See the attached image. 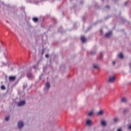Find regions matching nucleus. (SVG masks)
Listing matches in <instances>:
<instances>
[{"label":"nucleus","mask_w":131,"mask_h":131,"mask_svg":"<svg viewBox=\"0 0 131 131\" xmlns=\"http://www.w3.org/2000/svg\"><path fill=\"white\" fill-rule=\"evenodd\" d=\"M115 76H113V77H110L109 78H108V81L109 82H114L115 81Z\"/></svg>","instance_id":"1"},{"label":"nucleus","mask_w":131,"mask_h":131,"mask_svg":"<svg viewBox=\"0 0 131 131\" xmlns=\"http://www.w3.org/2000/svg\"><path fill=\"white\" fill-rule=\"evenodd\" d=\"M9 81H15L16 80V76H11L9 77Z\"/></svg>","instance_id":"2"},{"label":"nucleus","mask_w":131,"mask_h":131,"mask_svg":"<svg viewBox=\"0 0 131 131\" xmlns=\"http://www.w3.org/2000/svg\"><path fill=\"white\" fill-rule=\"evenodd\" d=\"M23 125H24L23 122L22 121L18 122L17 124V126L18 128H22V127H23Z\"/></svg>","instance_id":"3"},{"label":"nucleus","mask_w":131,"mask_h":131,"mask_svg":"<svg viewBox=\"0 0 131 131\" xmlns=\"http://www.w3.org/2000/svg\"><path fill=\"white\" fill-rule=\"evenodd\" d=\"M49 89H50V82H47L45 86V91H48Z\"/></svg>","instance_id":"4"},{"label":"nucleus","mask_w":131,"mask_h":131,"mask_svg":"<svg viewBox=\"0 0 131 131\" xmlns=\"http://www.w3.org/2000/svg\"><path fill=\"white\" fill-rule=\"evenodd\" d=\"M86 124L88 126H90L92 125V120H87L86 121Z\"/></svg>","instance_id":"5"},{"label":"nucleus","mask_w":131,"mask_h":131,"mask_svg":"<svg viewBox=\"0 0 131 131\" xmlns=\"http://www.w3.org/2000/svg\"><path fill=\"white\" fill-rule=\"evenodd\" d=\"M104 114V111L102 110L100 111L98 113H97V115L98 116H102Z\"/></svg>","instance_id":"6"},{"label":"nucleus","mask_w":131,"mask_h":131,"mask_svg":"<svg viewBox=\"0 0 131 131\" xmlns=\"http://www.w3.org/2000/svg\"><path fill=\"white\" fill-rule=\"evenodd\" d=\"M81 40L82 42L84 43V42H85V41H86V39L85 38V37L82 36H81Z\"/></svg>","instance_id":"7"},{"label":"nucleus","mask_w":131,"mask_h":131,"mask_svg":"<svg viewBox=\"0 0 131 131\" xmlns=\"http://www.w3.org/2000/svg\"><path fill=\"white\" fill-rule=\"evenodd\" d=\"M23 105H25V101H22L18 103L17 106H23Z\"/></svg>","instance_id":"8"},{"label":"nucleus","mask_w":131,"mask_h":131,"mask_svg":"<svg viewBox=\"0 0 131 131\" xmlns=\"http://www.w3.org/2000/svg\"><path fill=\"white\" fill-rule=\"evenodd\" d=\"M101 124L102 126H106V125H107V122H106V121L102 120L101 122Z\"/></svg>","instance_id":"9"},{"label":"nucleus","mask_w":131,"mask_h":131,"mask_svg":"<svg viewBox=\"0 0 131 131\" xmlns=\"http://www.w3.org/2000/svg\"><path fill=\"white\" fill-rule=\"evenodd\" d=\"M128 111H129V109H128V108H125L124 109L123 113H124V114H126Z\"/></svg>","instance_id":"10"},{"label":"nucleus","mask_w":131,"mask_h":131,"mask_svg":"<svg viewBox=\"0 0 131 131\" xmlns=\"http://www.w3.org/2000/svg\"><path fill=\"white\" fill-rule=\"evenodd\" d=\"M32 20L33 21V22H34L35 23H37V22H38V18L37 17H33L32 18Z\"/></svg>","instance_id":"11"},{"label":"nucleus","mask_w":131,"mask_h":131,"mask_svg":"<svg viewBox=\"0 0 131 131\" xmlns=\"http://www.w3.org/2000/svg\"><path fill=\"white\" fill-rule=\"evenodd\" d=\"M111 35H112V33H106L105 35V37H106L107 38L110 37V36H111Z\"/></svg>","instance_id":"12"},{"label":"nucleus","mask_w":131,"mask_h":131,"mask_svg":"<svg viewBox=\"0 0 131 131\" xmlns=\"http://www.w3.org/2000/svg\"><path fill=\"white\" fill-rule=\"evenodd\" d=\"M126 98H123L121 100V102H122V103H126Z\"/></svg>","instance_id":"13"},{"label":"nucleus","mask_w":131,"mask_h":131,"mask_svg":"<svg viewBox=\"0 0 131 131\" xmlns=\"http://www.w3.org/2000/svg\"><path fill=\"white\" fill-rule=\"evenodd\" d=\"M99 60H102L103 59V53L101 52L99 57L98 58Z\"/></svg>","instance_id":"14"},{"label":"nucleus","mask_w":131,"mask_h":131,"mask_svg":"<svg viewBox=\"0 0 131 131\" xmlns=\"http://www.w3.org/2000/svg\"><path fill=\"white\" fill-rule=\"evenodd\" d=\"M118 56L120 59H123V54L122 53L119 54Z\"/></svg>","instance_id":"15"},{"label":"nucleus","mask_w":131,"mask_h":131,"mask_svg":"<svg viewBox=\"0 0 131 131\" xmlns=\"http://www.w3.org/2000/svg\"><path fill=\"white\" fill-rule=\"evenodd\" d=\"M93 115H94L93 111H91L88 113V116H93Z\"/></svg>","instance_id":"16"},{"label":"nucleus","mask_w":131,"mask_h":131,"mask_svg":"<svg viewBox=\"0 0 131 131\" xmlns=\"http://www.w3.org/2000/svg\"><path fill=\"white\" fill-rule=\"evenodd\" d=\"M114 122H118V121H119V118H115L114 119Z\"/></svg>","instance_id":"17"},{"label":"nucleus","mask_w":131,"mask_h":131,"mask_svg":"<svg viewBox=\"0 0 131 131\" xmlns=\"http://www.w3.org/2000/svg\"><path fill=\"white\" fill-rule=\"evenodd\" d=\"M27 77L30 78L32 76L31 73H29L27 75Z\"/></svg>","instance_id":"18"},{"label":"nucleus","mask_w":131,"mask_h":131,"mask_svg":"<svg viewBox=\"0 0 131 131\" xmlns=\"http://www.w3.org/2000/svg\"><path fill=\"white\" fill-rule=\"evenodd\" d=\"M93 68H94L95 69H98V66L96 64H94Z\"/></svg>","instance_id":"19"},{"label":"nucleus","mask_w":131,"mask_h":131,"mask_svg":"<svg viewBox=\"0 0 131 131\" xmlns=\"http://www.w3.org/2000/svg\"><path fill=\"white\" fill-rule=\"evenodd\" d=\"M1 90H6V87H5L4 85L1 86Z\"/></svg>","instance_id":"20"},{"label":"nucleus","mask_w":131,"mask_h":131,"mask_svg":"<svg viewBox=\"0 0 131 131\" xmlns=\"http://www.w3.org/2000/svg\"><path fill=\"white\" fill-rule=\"evenodd\" d=\"M9 119H10V117H6L5 118L6 121H8V120H9Z\"/></svg>","instance_id":"21"},{"label":"nucleus","mask_w":131,"mask_h":131,"mask_svg":"<svg viewBox=\"0 0 131 131\" xmlns=\"http://www.w3.org/2000/svg\"><path fill=\"white\" fill-rule=\"evenodd\" d=\"M95 54H96V52L91 51V55H95Z\"/></svg>","instance_id":"22"},{"label":"nucleus","mask_w":131,"mask_h":131,"mask_svg":"<svg viewBox=\"0 0 131 131\" xmlns=\"http://www.w3.org/2000/svg\"><path fill=\"white\" fill-rule=\"evenodd\" d=\"M45 57H46V58H49V55L46 54V55H45Z\"/></svg>","instance_id":"23"},{"label":"nucleus","mask_w":131,"mask_h":131,"mask_svg":"<svg viewBox=\"0 0 131 131\" xmlns=\"http://www.w3.org/2000/svg\"><path fill=\"white\" fill-rule=\"evenodd\" d=\"M106 8L107 9H110V7H109V6H108V5H107V6H106Z\"/></svg>","instance_id":"24"},{"label":"nucleus","mask_w":131,"mask_h":131,"mask_svg":"<svg viewBox=\"0 0 131 131\" xmlns=\"http://www.w3.org/2000/svg\"><path fill=\"white\" fill-rule=\"evenodd\" d=\"M116 63V62H115V61L113 62V65H115Z\"/></svg>","instance_id":"25"},{"label":"nucleus","mask_w":131,"mask_h":131,"mask_svg":"<svg viewBox=\"0 0 131 131\" xmlns=\"http://www.w3.org/2000/svg\"><path fill=\"white\" fill-rule=\"evenodd\" d=\"M117 131H122V130L121 129H118Z\"/></svg>","instance_id":"26"},{"label":"nucleus","mask_w":131,"mask_h":131,"mask_svg":"<svg viewBox=\"0 0 131 131\" xmlns=\"http://www.w3.org/2000/svg\"><path fill=\"white\" fill-rule=\"evenodd\" d=\"M128 128H129V129H131V125L128 127Z\"/></svg>","instance_id":"27"},{"label":"nucleus","mask_w":131,"mask_h":131,"mask_svg":"<svg viewBox=\"0 0 131 131\" xmlns=\"http://www.w3.org/2000/svg\"><path fill=\"white\" fill-rule=\"evenodd\" d=\"M44 50H42V55H43Z\"/></svg>","instance_id":"28"},{"label":"nucleus","mask_w":131,"mask_h":131,"mask_svg":"<svg viewBox=\"0 0 131 131\" xmlns=\"http://www.w3.org/2000/svg\"><path fill=\"white\" fill-rule=\"evenodd\" d=\"M50 127H51V128H52V127L51 124H50Z\"/></svg>","instance_id":"29"},{"label":"nucleus","mask_w":131,"mask_h":131,"mask_svg":"<svg viewBox=\"0 0 131 131\" xmlns=\"http://www.w3.org/2000/svg\"><path fill=\"white\" fill-rule=\"evenodd\" d=\"M126 4H127V2H126V3L125 4V5H126Z\"/></svg>","instance_id":"30"},{"label":"nucleus","mask_w":131,"mask_h":131,"mask_svg":"<svg viewBox=\"0 0 131 131\" xmlns=\"http://www.w3.org/2000/svg\"><path fill=\"white\" fill-rule=\"evenodd\" d=\"M130 68H131V65H130Z\"/></svg>","instance_id":"31"}]
</instances>
